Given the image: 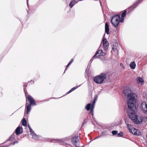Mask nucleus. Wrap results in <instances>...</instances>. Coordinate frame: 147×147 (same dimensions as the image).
<instances>
[{"label":"nucleus","mask_w":147,"mask_h":147,"mask_svg":"<svg viewBox=\"0 0 147 147\" xmlns=\"http://www.w3.org/2000/svg\"><path fill=\"white\" fill-rule=\"evenodd\" d=\"M131 112V113L129 112L128 115L134 123L138 124L142 122V119L141 116L137 115L135 111Z\"/></svg>","instance_id":"1"},{"label":"nucleus","mask_w":147,"mask_h":147,"mask_svg":"<svg viewBox=\"0 0 147 147\" xmlns=\"http://www.w3.org/2000/svg\"><path fill=\"white\" fill-rule=\"evenodd\" d=\"M137 96L136 94H134L132 95V97L128 98L129 99L127 101L128 110L127 111V115H129V112L131 113V111H135L134 110L133 108L134 106V102L136 99Z\"/></svg>","instance_id":"2"},{"label":"nucleus","mask_w":147,"mask_h":147,"mask_svg":"<svg viewBox=\"0 0 147 147\" xmlns=\"http://www.w3.org/2000/svg\"><path fill=\"white\" fill-rule=\"evenodd\" d=\"M107 76L105 74L102 73L99 75L94 77L93 80L96 83L100 84L103 83L104 80L106 79Z\"/></svg>","instance_id":"3"},{"label":"nucleus","mask_w":147,"mask_h":147,"mask_svg":"<svg viewBox=\"0 0 147 147\" xmlns=\"http://www.w3.org/2000/svg\"><path fill=\"white\" fill-rule=\"evenodd\" d=\"M70 139V138L69 137L59 139H53L52 140L51 142L53 143H60L61 144L65 146L66 147H68L67 146H69L71 147H73L71 145L64 142V141L67 142L69 141Z\"/></svg>","instance_id":"4"},{"label":"nucleus","mask_w":147,"mask_h":147,"mask_svg":"<svg viewBox=\"0 0 147 147\" xmlns=\"http://www.w3.org/2000/svg\"><path fill=\"white\" fill-rule=\"evenodd\" d=\"M120 17L119 15H117L113 16L111 18V22L116 28H118L119 23Z\"/></svg>","instance_id":"5"},{"label":"nucleus","mask_w":147,"mask_h":147,"mask_svg":"<svg viewBox=\"0 0 147 147\" xmlns=\"http://www.w3.org/2000/svg\"><path fill=\"white\" fill-rule=\"evenodd\" d=\"M30 134L32 135V138L35 140H43L52 142L51 141L53 139H49L48 138H44L41 136L37 135L34 131L31 132Z\"/></svg>","instance_id":"6"},{"label":"nucleus","mask_w":147,"mask_h":147,"mask_svg":"<svg viewBox=\"0 0 147 147\" xmlns=\"http://www.w3.org/2000/svg\"><path fill=\"white\" fill-rule=\"evenodd\" d=\"M123 93L125 96H127L128 98L132 97V95L135 93H132L131 89L128 86L125 87L123 91Z\"/></svg>","instance_id":"7"},{"label":"nucleus","mask_w":147,"mask_h":147,"mask_svg":"<svg viewBox=\"0 0 147 147\" xmlns=\"http://www.w3.org/2000/svg\"><path fill=\"white\" fill-rule=\"evenodd\" d=\"M72 143L75 145L76 147H80V142L78 139V136H76L74 137L71 140Z\"/></svg>","instance_id":"8"},{"label":"nucleus","mask_w":147,"mask_h":147,"mask_svg":"<svg viewBox=\"0 0 147 147\" xmlns=\"http://www.w3.org/2000/svg\"><path fill=\"white\" fill-rule=\"evenodd\" d=\"M102 42L103 45V47L104 50L105 51H107L108 49L109 43L107 40L103 37Z\"/></svg>","instance_id":"9"},{"label":"nucleus","mask_w":147,"mask_h":147,"mask_svg":"<svg viewBox=\"0 0 147 147\" xmlns=\"http://www.w3.org/2000/svg\"><path fill=\"white\" fill-rule=\"evenodd\" d=\"M140 109L143 113H147V105L145 101L143 102L141 104Z\"/></svg>","instance_id":"10"},{"label":"nucleus","mask_w":147,"mask_h":147,"mask_svg":"<svg viewBox=\"0 0 147 147\" xmlns=\"http://www.w3.org/2000/svg\"><path fill=\"white\" fill-rule=\"evenodd\" d=\"M26 100H28L30 102V104L32 105H36V104L35 102V101L33 98L30 95H28L27 96H26Z\"/></svg>","instance_id":"11"},{"label":"nucleus","mask_w":147,"mask_h":147,"mask_svg":"<svg viewBox=\"0 0 147 147\" xmlns=\"http://www.w3.org/2000/svg\"><path fill=\"white\" fill-rule=\"evenodd\" d=\"M32 105L29 104L26 101V109L25 111L26 112V113L27 115L29 114V113L31 110Z\"/></svg>","instance_id":"12"},{"label":"nucleus","mask_w":147,"mask_h":147,"mask_svg":"<svg viewBox=\"0 0 147 147\" xmlns=\"http://www.w3.org/2000/svg\"><path fill=\"white\" fill-rule=\"evenodd\" d=\"M131 133L137 136L139 135L140 134V132L138 130L134 128L132 132H131Z\"/></svg>","instance_id":"13"},{"label":"nucleus","mask_w":147,"mask_h":147,"mask_svg":"<svg viewBox=\"0 0 147 147\" xmlns=\"http://www.w3.org/2000/svg\"><path fill=\"white\" fill-rule=\"evenodd\" d=\"M136 80L138 84H140L141 85H142L143 83L144 82L143 79L141 77H137L136 78Z\"/></svg>","instance_id":"14"},{"label":"nucleus","mask_w":147,"mask_h":147,"mask_svg":"<svg viewBox=\"0 0 147 147\" xmlns=\"http://www.w3.org/2000/svg\"><path fill=\"white\" fill-rule=\"evenodd\" d=\"M105 32L107 34H109V25L107 22L105 24Z\"/></svg>","instance_id":"15"},{"label":"nucleus","mask_w":147,"mask_h":147,"mask_svg":"<svg viewBox=\"0 0 147 147\" xmlns=\"http://www.w3.org/2000/svg\"><path fill=\"white\" fill-rule=\"evenodd\" d=\"M76 0H73L71 1L69 4V6L71 8L76 3H77Z\"/></svg>","instance_id":"16"},{"label":"nucleus","mask_w":147,"mask_h":147,"mask_svg":"<svg viewBox=\"0 0 147 147\" xmlns=\"http://www.w3.org/2000/svg\"><path fill=\"white\" fill-rule=\"evenodd\" d=\"M15 133L16 135H19L21 134L22 132L20 131V127H18L15 130Z\"/></svg>","instance_id":"17"},{"label":"nucleus","mask_w":147,"mask_h":147,"mask_svg":"<svg viewBox=\"0 0 147 147\" xmlns=\"http://www.w3.org/2000/svg\"><path fill=\"white\" fill-rule=\"evenodd\" d=\"M136 64L134 62H133L131 63L130 64V66L131 69H134L135 68Z\"/></svg>","instance_id":"18"},{"label":"nucleus","mask_w":147,"mask_h":147,"mask_svg":"<svg viewBox=\"0 0 147 147\" xmlns=\"http://www.w3.org/2000/svg\"><path fill=\"white\" fill-rule=\"evenodd\" d=\"M102 50L101 49H100L98 50L96 52V53L95 54V55L94 56V57H95L96 55L98 54L99 55H98V56H99L100 55H101V53H102Z\"/></svg>","instance_id":"19"},{"label":"nucleus","mask_w":147,"mask_h":147,"mask_svg":"<svg viewBox=\"0 0 147 147\" xmlns=\"http://www.w3.org/2000/svg\"><path fill=\"white\" fill-rule=\"evenodd\" d=\"M138 6V4L136 3H134L133 5L131 6L129 8V9L131 11L133 10L136 7Z\"/></svg>","instance_id":"20"},{"label":"nucleus","mask_w":147,"mask_h":147,"mask_svg":"<svg viewBox=\"0 0 147 147\" xmlns=\"http://www.w3.org/2000/svg\"><path fill=\"white\" fill-rule=\"evenodd\" d=\"M127 128L129 130L130 132H132V130L134 128L130 124H127Z\"/></svg>","instance_id":"21"},{"label":"nucleus","mask_w":147,"mask_h":147,"mask_svg":"<svg viewBox=\"0 0 147 147\" xmlns=\"http://www.w3.org/2000/svg\"><path fill=\"white\" fill-rule=\"evenodd\" d=\"M91 104L90 103H88L86 106L85 109L87 111H89L91 108Z\"/></svg>","instance_id":"22"},{"label":"nucleus","mask_w":147,"mask_h":147,"mask_svg":"<svg viewBox=\"0 0 147 147\" xmlns=\"http://www.w3.org/2000/svg\"><path fill=\"white\" fill-rule=\"evenodd\" d=\"M14 136H15V134L14 133H13L9 138V139L7 140V141H12L14 139Z\"/></svg>","instance_id":"23"},{"label":"nucleus","mask_w":147,"mask_h":147,"mask_svg":"<svg viewBox=\"0 0 147 147\" xmlns=\"http://www.w3.org/2000/svg\"><path fill=\"white\" fill-rule=\"evenodd\" d=\"M22 125L24 126H27L26 121V119L24 118L22 120Z\"/></svg>","instance_id":"24"},{"label":"nucleus","mask_w":147,"mask_h":147,"mask_svg":"<svg viewBox=\"0 0 147 147\" xmlns=\"http://www.w3.org/2000/svg\"><path fill=\"white\" fill-rule=\"evenodd\" d=\"M118 45V44L117 43H115V46H116L115 47H114V46H113V47H112V49L114 51H115V50H117V46Z\"/></svg>","instance_id":"25"},{"label":"nucleus","mask_w":147,"mask_h":147,"mask_svg":"<svg viewBox=\"0 0 147 147\" xmlns=\"http://www.w3.org/2000/svg\"><path fill=\"white\" fill-rule=\"evenodd\" d=\"M126 11H124L122 13L121 15V17H122L124 18L126 15Z\"/></svg>","instance_id":"26"},{"label":"nucleus","mask_w":147,"mask_h":147,"mask_svg":"<svg viewBox=\"0 0 147 147\" xmlns=\"http://www.w3.org/2000/svg\"><path fill=\"white\" fill-rule=\"evenodd\" d=\"M142 1L143 0H138L136 1L135 2V3H137L138 5V4L140 3H141Z\"/></svg>","instance_id":"27"},{"label":"nucleus","mask_w":147,"mask_h":147,"mask_svg":"<svg viewBox=\"0 0 147 147\" xmlns=\"http://www.w3.org/2000/svg\"><path fill=\"white\" fill-rule=\"evenodd\" d=\"M118 131H112V133L113 135H115L117 134Z\"/></svg>","instance_id":"28"},{"label":"nucleus","mask_w":147,"mask_h":147,"mask_svg":"<svg viewBox=\"0 0 147 147\" xmlns=\"http://www.w3.org/2000/svg\"><path fill=\"white\" fill-rule=\"evenodd\" d=\"M28 127L29 129L30 132L31 133L32 132V131H33L32 130V129L31 127L30 126V125H28Z\"/></svg>","instance_id":"29"},{"label":"nucleus","mask_w":147,"mask_h":147,"mask_svg":"<svg viewBox=\"0 0 147 147\" xmlns=\"http://www.w3.org/2000/svg\"><path fill=\"white\" fill-rule=\"evenodd\" d=\"M94 105L95 103H94L93 102L92 103V105H91L90 109H93L94 107Z\"/></svg>","instance_id":"30"},{"label":"nucleus","mask_w":147,"mask_h":147,"mask_svg":"<svg viewBox=\"0 0 147 147\" xmlns=\"http://www.w3.org/2000/svg\"><path fill=\"white\" fill-rule=\"evenodd\" d=\"M117 135L118 136H121L123 135L122 133V132H121L117 134Z\"/></svg>","instance_id":"31"},{"label":"nucleus","mask_w":147,"mask_h":147,"mask_svg":"<svg viewBox=\"0 0 147 147\" xmlns=\"http://www.w3.org/2000/svg\"><path fill=\"white\" fill-rule=\"evenodd\" d=\"M74 90V89H73V88H72L71 89V90L69 92H67L66 93V94H69V93H70L71 92H72V91H73Z\"/></svg>","instance_id":"32"},{"label":"nucleus","mask_w":147,"mask_h":147,"mask_svg":"<svg viewBox=\"0 0 147 147\" xmlns=\"http://www.w3.org/2000/svg\"><path fill=\"white\" fill-rule=\"evenodd\" d=\"M124 21V18H123L121 17L120 18V20H119V22H123Z\"/></svg>","instance_id":"33"},{"label":"nucleus","mask_w":147,"mask_h":147,"mask_svg":"<svg viewBox=\"0 0 147 147\" xmlns=\"http://www.w3.org/2000/svg\"><path fill=\"white\" fill-rule=\"evenodd\" d=\"M90 114H92V115H93V109H90Z\"/></svg>","instance_id":"34"},{"label":"nucleus","mask_w":147,"mask_h":147,"mask_svg":"<svg viewBox=\"0 0 147 147\" xmlns=\"http://www.w3.org/2000/svg\"><path fill=\"white\" fill-rule=\"evenodd\" d=\"M81 86V85H80L78 86H75L74 87H73V89H74V90H75V89H76L77 88H78V87H80V86Z\"/></svg>","instance_id":"35"},{"label":"nucleus","mask_w":147,"mask_h":147,"mask_svg":"<svg viewBox=\"0 0 147 147\" xmlns=\"http://www.w3.org/2000/svg\"><path fill=\"white\" fill-rule=\"evenodd\" d=\"M73 59H72L70 61H69V64L70 65H71V63H72L73 62Z\"/></svg>","instance_id":"36"},{"label":"nucleus","mask_w":147,"mask_h":147,"mask_svg":"<svg viewBox=\"0 0 147 147\" xmlns=\"http://www.w3.org/2000/svg\"><path fill=\"white\" fill-rule=\"evenodd\" d=\"M100 55L102 56H105L106 55V53H105L102 52V53H101Z\"/></svg>","instance_id":"37"},{"label":"nucleus","mask_w":147,"mask_h":147,"mask_svg":"<svg viewBox=\"0 0 147 147\" xmlns=\"http://www.w3.org/2000/svg\"><path fill=\"white\" fill-rule=\"evenodd\" d=\"M18 143V141H16L12 143V144L13 145H14L15 144H17Z\"/></svg>","instance_id":"38"},{"label":"nucleus","mask_w":147,"mask_h":147,"mask_svg":"<svg viewBox=\"0 0 147 147\" xmlns=\"http://www.w3.org/2000/svg\"><path fill=\"white\" fill-rule=\"evenodd\" d=\"M97 98H95L94 99V100L93 102L94 103H95L96 101L97 100Z\"/></svg>","instance_id":"39"},{"label":"nucleus","mask_w":147,"mask_h":147,"mask_svg":"<svg viewBox=\"0 0 147 147\" xmlns=\"http://www.w3.org/2000/svg\"><path fill=\"white\" fill-rule=\"evenodd\" d=\"M120 65L121 67H122L124 69L125 68L123 66V64L122 63H120Z\"/></svg>","instance_id":"40"},{"label":"nucleus","mask_w":147,"mask_h":147,"mask_svg":"<svg viewBox=\"0 0 147 147\" xmlns=\"http://www.w3.org/2000/svg\"><path fill=\"white\" fill-rule=\"evenodd\" d=\"M95 58V57H94V56L93 57H92V58L90 59V61L91 62H92V61H93V59H94V58Z\"/></svg>","instance_id":"41"},{"label":"nucleus","mask_w":147,"mask_h":147,"mask_svg":"<svg viewBox=\"0 0 147 147\" xmlns=\"http://www.w3.org/2000/svg\"><path fill=\"white\" fill-rule=\"evenodd\" d=\"M9 146V145H6V146H0V147H8Z\"/></svg>","instance_id":"42"},{"label":"nucleus","mask_w":147,"mask_h":147,"mask_svg":"<svg viewBox=\"0 0 147 147\" xmlns=\"http://www.w3.org/2000/svg\"><path fill=\"white\" fill-rule=\"evenodd\" d=\"M125 122L126 124L127 125V124H129L128 123V122L127 120H125Z\"/></svg>","instance_id":"43"},{"label":"nucleus","mask_w":147,"mask_h":147,"mask_svg":"<svg viewBox=\"0 0 147 147\" xmlns=\"http://www.w3.org/2000/svg\"><path fill=\"white\" fill-rule=\"evenodd\" d=\"M70 65L68 63L67 65L66 66V69H65V70H66L67 69V68H68Z\"/></svg>","instance_id":"44"},{"label":"nucleus","mask_w":147,"mask_h":147,"mask_svg":"<svg viewBox=\"0 0 147 147\" xmlns=\"http://www.w3.org/2000/svg\"><path fill=\"white\" fill-rule=\"evenodd\" d=\"M100 137V136H99L97 137H96V138H95V139H96L98 138H99Z\"/></svg>","instance_id":"45"},{"label":"nucleus","mask_w":147,"mask_h":147,"mask_svg":"<svg viewBox=\"0 0 147 147\" xmlns=\"http://www.w3.org/2000/svg\"><path fill=\"white\" fill-rule=\"evenodd\" d=\"M27 5H28V0H27Z\"/></svg>","instance_id":"46"}]
</instances>
